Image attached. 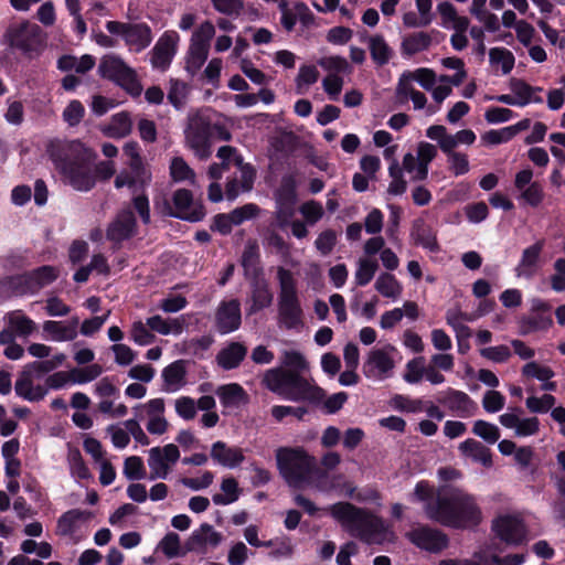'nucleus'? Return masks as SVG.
Returning a JSON list of instances; mask_svg holds the SVG:
<instances>
[{
	"label": "nucleus",
	"mask_w": 565,
	"mask_h": 565,
	"mask_svg": "<svg viewBox=\"0 0 565 565\" xmlns=\"http://www.w3.org/2000/svg\"><path fill=\"white\" fill-rule=\"evenodd\" d=\"M414 499L424 502L426 516L444 526L467 529L481 521V510L476 499L455 487H441L437 491L426 480H420L414 489Z\"/></svg>",
	"instance_id": "1"
},
{
	"label": "nucleus",
	"mask_w": 565,
	"mask_h": 565,
	"mask_svg": "<svg viewBox=\"0 0 565 565\" xmlns=\"http://www.w3.org/2000/svg\"><path fill=\"white\" fill-rule=\"evenodd\" d=\"M282 364L286 369L274 367L266 371V387L286 401L319 403L323 388L301 374L309 367L305 356L298 351H286Z\"/></svg>",
	"instance_id": "2"
},
{
	"label": "nucleus",
	"mask_w": 565,
	"mask_h": 565,
	"mask_svg": "<svg viewBox=\"0 0 565 565\" xmlns=\"http://www.w3.org/2000/svg\"><path fill=\"white\" fill-rule=\"evenodd\" d=\"M50 159L74 190L88 192L95 186L93 163L96 152L79 140H53L47 146Z\"/></svg>",
	"instance_id": "3"
},
{
	"label": "nucleus",
	"mask_w": 565,
	"mask_h": 565,
	"mask_svg": "<svg viewBox=\"0 0 565 565\" xmlns=\"http://www.w3.org/2000/svg\"><path fill=\"white\" fill-rule=\"evenodd\" d=\"M331 515L340 522L352 536L370 543L375 535L386 532L382 518L350 502H338L330 508Z\"/></svg>",
	"instance_id": "4"
},
{
	"label": "nucleus",
	"mask_w": 565,
	"mask_h": 565,
	"mask_svg": "<svg viewBox=\"0 0 565 565\" xmlns=\"http://www.w3.org/2000/svg\"><path fill=\"white\" fill-rule=\"evenodd\" d=\"M57 277V270L50 265H43L23 274L6 276L0 279V300L34 295L55 281Z\"/></svg>",
	"instance_id": "5"
},
{
	"label": "nucleus",
	"mask_w": 565,
	"mask_h": 565,
	"mask_svg": "<svg viewBox=\"0 0 565 565\" xmlns=\"http://www.w3.org/2000/svg\"><path fill=\"white\" fill-rule=\"evenodd\" d=\"M277 468L292 488L307 483L315 471L316 461L302 447H280L276 450Z\"/></svg>",
	"instance_id": "6"
},
{
	"label": "nucleus",
	"mask_w": 565,
	"mask_h": 565,
	"mask_svg": "<svg viewBox=\"0 0 565 565\" xmlns=\"http://www.w3.org/2000/svg\"><path fill=\"white\" fill-rule=\"evenodd\" d=\"M277 279L279 282L278 318L279 322L288 330L302 326L303 310L297 290V281L292 273L278 267Z\"/></svg>",
	"instance_id": "7"
},
{
	"label": "nucleus",
	"mask_w": 565,
	"mask_h": 565,
	"mask_svg": "<svg viewBox=\"0 0 565 565\" xmlns=\"http://www.w3.org/2000/svg\"><path fill=\"white\" fill-rule=\"evenodd\" d=\"M98 73L103 78L116 83L131 95H139L141 92L136 72L119 56L105 55L98 65Z\"/></svg>",
	"instance_id": "8"
},
{
	"label": "nucleus",
	"mask_w": 565,
	"mask_h": 565,
	"mask_svg": "<svg viewBox=\"0 0 565 565\" xmlns=\"http://www.w3.org/2000/svg\"><path fill=\"white\" fill-rule=\"evenodd\" d=\"M105 26L110 34L122 36L125 44L136 53L146 50L153 39L151 28L146 22L107 21Z\"/></svg>",
	"instance_id": "9"
},
{
	"label": "nucleus",
	"mask_w": 565,
	"mask_h": 565,
	"mask_svg": "<svg viewBox=\"0 0 565 565\" xmlns=\"http://www.w3.org/2000/svg\"><path fill=\"white\" fill-rule=\"evenodd\" d=\"M42 29L28 20L11 23L6 31L9 45L23 53L38 52L43 44Z\"/></svg>",
	"instance_id": "10"
},
{
	"label": "nucleus",
	"mask_w": 565,
	"mask_h": 565,
	"mask_svg": "<svg viewBox=\"0 0 565 565\" xmlns=\"http://www.w3.org/2000/svg\"><path fill=\"white\" fill-rule=\"evenodd\" d=\"M406 537L415 546L430 553H439L448 546V536L440 530L428 525H419L406 533Z\"/></svg>",
	"instance_id": "11"
},
{
	"label": "nucleus",
	"mask_w": 565,
	"mask_h": 565,
	"mask_svg": "<svg viewBox=\"0 0 565 565\" xmlns=\"http://www.w3.org/2000/svg\"><path fill=\"white\" fill-rule=\"evenodd\" d=\"M186 141L200 159H206L211 154V138L213 127L204 119L194 120L185 132Z\"/></svg>",
	"instance_id": "12"
},
{
	"label": "nucleus",
	"mask_w": 565,
	"mask_h": 565,
	"mask_svg": "<svg viewBox=\"0 0 565 565\" xmlns=\"http://www.w3.org/2000/svg\"><path fill=\"white\" fill-rule=\"evenodd\" d=\"M242 324L241 303L237 299L223 300L215 312V327L218 333L227 334Z\"/></svg>",
	"instance_id": "13"
},
{
	"label": "nucleus",
	"mask_w": 565,
	"mask_h": 565,
	"mask_svg": "<svg viewBox=\"0 0 565 565\" xmlns=\"http://www.w3.org/2000/svg\"><path fill=\"white\" fill-rule=\"evenodd\" d=\"M137 230V220L129 209L119 211L115 218L108 224L106 238L113 243L120 244L131 238Z\"/></svg>",
	"instance_id": "14"
},
{
	"label": "nucleus",
	"mask_w": 565,
	"mask_h": 565,
	"mask_svg": "<svg viewBox=\"0 0 565 565\" xmlns=\"http://www.w3.org/2000/svg\"><path fill=\"white\" fill-rule=\"evenodd\" d=\"M492 530L495 535L507 544L520 545L525 540V525L514 515H503L494 520Z\"/></svg>",
	"instance_id": "15"
},
{
	"label": "nucleus",
	"mask_w": 565,
	"mask_h": 565,
	"mask_svg": "<svg viewBox=\"0 0 565 565\" xmlns=\"http://www.w3.org/2000/svg\"><path fill=\"white\" fill-rule=\"evenodd\" d=\"M437 401L459 417H468L477 409L476 402L467 393L451 387L438 396Z\"/></svg>",
	"instance_id": "16"
},
{
	"label": "nucleus",
	"mask_w": 565,
	"mask_h": 565,
	"mask_svg": "<svg viewBox=\"0 0 565 565\" xmlns=\"http://www.w3.org/2000/svg\"><path fill=\"white\" fill-rule=\"evenodd\" d=\"M395 364L393 359L384 349H374L370 352L363 364V373L366 377L386 376Z\"/></svg>",
	"instance_id": "17"
},
{
	"label": "nucleus",
	"mask_w": 565,
	"mask_h": 565,
	"mask_svg": "<svg viewBox=\"0 0 565 565\" xmlns=\"http://www.w3.org/2000/svg\"><path fill=\"white\" fill-rule=\"evenodd\" d=\"M545 239H539L522 252L521 259L515 268L518 276L531 278L535 275Z\"/></svg>",
	"instance_id": "18"
},
{
	"label": "nucleus",
	"mask_w": 565,
	"mask_h": 565,
	"mask_svg": "<svg viewBox=\"0 0 565 565\" xmlns=\"http://www.w3.org/2000/svg\"><path fill=\"white\" fill-rule=\"evenodd\" d=\"M174 42L167 33H164L156 43L151 51V64L153 68L162 72L169 68L174 56Z\"/></svg>",
	"instance_id": "19"
},
{
	"label": "nucleus",
	"mask_w": 565,
	"mask_h": 565,
	"mask_svg": "<svg viewBox=\"0 0 565 565\" xmlns=\"http://www.w3.org/2000/svg\"><path fill=\"white\" fill-rule=\"evenodd\" d=\"M222 542V534L214 531L213 526L209 523L201 524L199 530L192 532L190 537L185 541L184 547L186 552H192L199 547L210 544L215 547Z\"/></svg>",
	"instance_id": "20"
},
{
	"label": "nucleus",
	"mask_w": 565,
	"mask_h": 565,
	"mask_svg": "<svg viewBox=\"0 0 565 565\" xmlns=\"http://www.w3.org/2000/svg\"><path fill=\"white\" fill-rule=\"evenodd\" d=\"M78 323V317H73L67 324L63 321L47 320L43 323V331L54 341H72L77 337Z\"/></svg>",
	"instance_id": "21"
},
{
	"label": "nucleus",
	"mask_w": 565,
	"mask_h": 565,
	"mask_svg": "<svg viewBox=\"0 0 565 565\" xmlns=\"http://www.w3.org/2000/svg\"><path fill=\"white\" fill-rule=\"evenodd\" d=\"M211 457L220 465L228 468H235L245 460L242 448L227 447V445L221 440L212 445Z\"/></svg>",
	"instance_id": "22"
},
{
	"label": "nucleus",
	"mask_w": 565,
	"mask_h": 565,
	"mask_svg": "<svg viewBox=\"0 0 565 565\" xmlns=\"http://www.w3.org/2000/svg\"><path fill=\"white\" fill-rule=\"evenodd\" d=\"M163 391L174 392L185 384L186 361L177 360L162 370Z\"/></svg>",
	"instance_id": "23"
},
{
	"label": "nucleus",
	"mask_w": 565,
	"mask_h": 565,
	"mask_svg": "<svg viewBox=\"0 0 565 565\" xmlns=\"http://www.w3.org/2000/svg\"><path fill=\"white\" fill-rule=\"evenodd\" d=\"M252 305L248 310L249 315L256 313L273 303V292L266 279L259 278L252 280Z\"/></svg>",
	"instance_id": "24"
},
{
	"label": "nucleus",
	"mask_w": 565,
	"mask_h": 565,
	"mask_svg": "<svg viewBox=\"0 0 565 565\" xmlns=\"http://www.w3.org/2000/svg\"><path fill=\"white\" fill-rule=\"evenodd\" d=\"M241 264L247 278L252 280L260 278L263 275V268L260 267L259 248L256 243H248L245 246Z\"/></svg>",
	"instance_id": "25"
},
{
	"label": "nucleus",
	"mask_w": 565,
	"mask_h": 565,
	"mask_svg": "<svg viewBox=\"0 0 565 565\" xmlns=\"http://www.w3.org/2000/svg\"><path fill=\"white\" fill-rule=\"evenodd\" d=\"M247 354V348L241 342H232L217 354V363L224 370L239 366Z\"/></svg>",
	"instance_id": "26"
},
{
	"label": "nucleus",
	"mask_w": 565,
	"mask_h": 565,
	"mask_svg": "<svg viewBox=\"0 0 565 565\" xmlns=\"http://www.w3.org/2000/svg\"><path fill=\"white\" fill-rule=\"evenodd\" d=\"M460 452L473 461L482 463L484 467L492 465V454L482 443L468 438L459 445Z\"/></svg>",
	"instance_id": "27"
},
{
	"label": "nucleus",
	"mask_w": 565,
	"mask_h": 565,
	"mask_svg": "<svg viewBox=\"0 0 565 565\" xmlns=\"http://www.w3.org/2000/svg\"><path fill=\"white\" fill-rule=\"evenodd\" d=\"M93 516L92 512L79 509H72L64 512L57 519L56 532L62 536H71L75 533L76 523L87 521Z\"/></svg>",
	"instance_id": "28"
},
{
	"label": "nucleus",
	"mask_w": 565,
	"mask_h": 565,
	"mask_svg": "<svg viewBox=\"0 0 565 565\" xmlns=\"http://www.w3.org/2000/svg\"><path fill=\"white\" fill-rule=\"evenodd\" d=\"M473 317L469 316L467 312H462L460 309H449L446 312V322L456 332V337L458 340V351L462 352V340L469 338L471 335V330L468 326L461 323V321H472Z\"/></svg>",
	"instance_id": "29"
},
{
	"label": "nucleus",
	"mask_w": 565,
	"mask_h": 565,
	"mask_svg": "<svg viewBox=\"0 0 565 565\" xmlns=\"http://www.w3.org/2000/svg\"><path fill=\"white\" fill-rule=\"evenodd\" d=\"M216 394L224 407H238L247 399L245 390L237 383L221 385Z\"/></svg>",
	"instance_id": "30"
},
{
	"label": "nucleus",
	"mask_w": 565,
	"mask_h": 565,
	"mask_svg": "<svg viewBox=\"0 0 565 565\" xmlns=\"http://www.w3.org/2000/svg\"><path fill=\"white\" fill-rule=\"evenodd\" d=\"M431 44V36L424 31L414 32L402 41L401 50L404 56H412L426 51Z\"/></svg>",
	"instance_id": "31"
},
{
	"label": "nucleus",
	"mask_w": 565,
	"mask_h": 565,
	"mask_svg": "<svg viewBox=\"0 0 565 565\" xmlns=\"http://www.w3.org/2000/svg\"><path fill=\"white\" fill-rule=\"evenodd\" d=\"M159 209L160 213L164 216H172L188 222H200L206 214L203 204L194 205L189 213H180L174 209L173 203L171 204L168 200H163V203Z\"/></svg>",
	"instance_id": "32"
},
{
	"label": "nucleus",
	"mask_w": 565,
	"mask_h": 565,
	"mask_svg": "<svg viewBox=\"0 0 565 565\" xmlns=\"http://www.w3.org/2000/svg\"><path fill=\"white\" fill-rule=\"evenodd\" d=\"M369 50L373 62L377 66L387 64L393 55L392 49L380 34L370 38Z\"/></svg>",
	"instance_id": "33"
},
{
	"label": "nucleus",
	"mask_w": 565,
	"mask_h": 565,
	"mask_svg": "<svg viewBox=\"0 0 565 565\" xmlns=\"http://www.w3.org/2000/svg\"><path fill=\"white\" fill-rule=\"evenodd\" d=\"M376 291L383 297L396 299L401 296L403 287L396 277L390 273H382L374 285Z\"/></svg>",
	"instance_id": "34"
},
{
	"label": "nucleus",
	"mask_w": 565,
	"mask_h": 565,
	"mask_svg": "<svg viewBox=\"0 0 565 565\" xmlns=\"http://www.w3.org/2000/svg\"><path fill=\"white\" fill-rule=\"evenodd\" d=\"M148 465L150 468V479H166L170 471L169 463L164 460L160 447H153L149 450Z\"/></svg>",
	"instance_id": "35"
},
{
	"label": "nucleus",
	"mask_w": 565,
	"mask_h": 565,
	"mask_svg": "<svg viewBox=\"0 0 565 565\" xmlns=\"http://www.w3.org/2000/svg\"><path fill=\"white\" fill-rule=\"evenodd\" d=\"M510 88L516 96L518 106L524 107L532 103V94L541 93L542 87H534L527 84L524 79L512 77L510 79Z\"/></svg>",
	"instance_id": "36"
},
{
	"label": "nucleus",
	"mask_w": 565,
	"mask_h": 565,
	"mask_svg": "<svg viewBox=\"0 0 565 565\" xmlns=\"http://www.w3.org/2000/svg\"><path fill=\"white\" fill-rule=\"evenodd\" d=\"M209 50L203 45L190 44L185 61V71L193 77L204 65L209 56Z\"/></svg>",
	"instance_id": "37"
},
{
	"label": "nucleus",
	"mask_w": 565,
	"mask_h": 565,
	"mask_svg": "<svg viewBox=\"0 0 565 565\" xmlns=\"http://www.w3.org/2000/svg\"><path fill=\"white\" fill-rule=\"evenodd\" d=\"M348 401V394L345 392H339L327 397V393L323 390V394L319 403L307 402L313 407H320L324 414L331 415L338 413Z\"/></svg>",
	"instance_id": "38"
},
{
	"label": "nucleus",
	"mask_w": 565,
	"mask_h": 565,
	"mask_svg": "<svg viewBox=\"0 0 565 565\" xmlns=\"http://www.w3.org/2000/svg\"><path fill=\"white\" fill-rule=\"evenodd\" d=\"M8 324L19 337H28L35 330V322L19 311L8 315Z\"/></svg>",
	"instance_id": "39"
},
{
	"label": "nucleus",
	"mask_w": 565,
	"mask_h": 565,
	"mask_svg": "<svg viewBox=\"0 0 565 565\" xmlns=\"http://www.w3.org/2000/svg\"><path fill=\"white\" fill-rule=\"evenodd\" d=\"M221 489L224 494L215 493L212 497L213 502L217 505L231 504L235 502L239 497L238 482L232 477L223 479Z\"/></svg>",
	"instance_id": "40"
},
{
	"label": "nucleus",
	"mask_w": 565,
	"mask_h": 565,
	"mask_svg": "<svg viewBox=\"0 0 565 565\" xmlns=\"http://www.w3.org/2000/svg\"><path fill=\"white\" fill-rule=\"evenodd\" d=\"M379 269V264L374 259L361 258L358 263V268L355 271V284L358 286H366L373 279L376 270Z\"/></svg>",
	"instance_id": "41"
},
{
	"label": "nucleus",
	"mask_w": 565,
	"mask_h": 565,
	"mask_svg": "<svg viewBox=\"0 0 565 565\" xmlns=\"http://www.w3.org/2000/svg\"><path fill=\"white\" fill-rule=\"evenodd\" d=\"M489 60L492 65L501 64L503 74H509L515 63L513 53L504 47H492L489 51Z\"/></svg>",
	"instance_id": "42"
},
{
	"label": "nucleus",
	"mask_w": 565,
	"mask_h": 565,
	"mask_svg": "<svg viewBox=\"0 0 565 565\" xmlns=\"http://www.w3.org/2000/svg\"><path fill=\"white\" fill-rule=\"evenodd\" d=\"M158 548H160L168 558L184 556L188 553L185 550L181 551L180 536L175 532H168L159 542Z\"/></svg>",
	"instance_id": "43"
},
{
	"label": "nucleus",
	"mask_w": 565,
	"mask_h": 565,
	"mask_svg": "<svg viewBox=\"0 0 565 565\" xmlns=\"http://www.w3.org/2000/svg\"><path fill=\"white\" fill-rule=\"evenodd\" d=\"M171 178L177 182L191 181L195 179V172L189 167L182 157H174L170 163Z\"/></svg>",
	"instance_id": "44"
},
{
	"label": "nucleus",
	"mask_w": 565,
	"mask_h": 565,
	"mask_svg": "<svg viewBox=\"0 0 565 565\" xmlns=\"http://www.w3.org/2000/svg\"><path fill=\"white\" fill-rule=\"evenodd\" d=\"M472 433L488 444H494L500 438V429L498 426L483 419H478L473 423Z\"/></svg>",
	"instance_id": "45"
},
{
	"label": "nucleus",
	"mask_w": 565,
	"mask_h": 565,
	"mask_svg": "<svg viewBox=\"0 0 565 565\" xmlns=\"http://www.w3.org/2000/svg\"><path fill=\"white\" fill-rule=\"evenodd\" d=\"M103 373L99 364H89L82 369H73L70 371V377L73 383L85 384L94 381Z\"/></svg>",
	"instance_id": "46"
},
{
	"label": "nucleus",
	"mask_w": 565,
	"mask_h": 565,
	"mask_svg": "<svg viewBox=\"0 0 565 565\" xmlns=\"http://www.w3.org/2000/svg\"><path fill=\"white\" fill-rule=\"evenodd\" d=\"M425 358L418 356L409 360L406 363V371L403 375L405 382L409 384H417L422 381L426 366L424 365Z\"/></svg>",
	"instance_id": "47"
},
{
	"label": "nucleus",
	"mask_w": 565,
	"mask_h": 565,
	"mask_svg": "<svg viewBox=\"0 0 565 565\" xmlns=\"http://www.w3.org/2000/svg\"><path fill=\"white\" fill-rule=\"evenodd\" d=\"M519 200L531 207H537L544 200L543 186L540 182H532L529 186L521 190Z\"/></svg>",
	"instance_id": "48"
},
{
	"label": "nucleus",
	"mask_w": 565,
	"mask_h": 565,
	"mask_svg": "<svg viewBox=\"0 0 565 565\" xmlns=\"http://www.w3.org/2000/svg\"><path fill=\"white\" fill-rule=\"evenodd\" d=\"M309 409L306 406H285L274 405L270 409V414L276 422H281L287 416H294L298 420H303Z\"/></svg>",
	"instance_id": "49"
},
{
	"label": "nucleus",
	"mask_w": 565,
	"mask_h": 565,
	"mask_svg": "<svg viewBox=\"0 0 565 565\" xmlns=\"http://www.w3.org/2000/svg\"><path fill=\"white\" fill-rule=\"evenodd\" d=\"M188 85L179 79L170 81V89L168 92L169 103L178 110L182 109L185 103Z\"/></svg>",
	"instance_id": "50"
},
{
	"label": "nucleus",
	"mask_w": 565,
	"mask_h": 565,
	"mask_svg": "<svg viewBox=\"0 0 565 565\" xmlns=\"http://www.w3.org/2000/svg\"><path fill=\"white\" fill-rule=\"evenodd\" d=\"M522 375L527 379L548 381L554 377L555 373L550 366L541 365L537 362L532 361L523 365Z\"/></svg>",
	"instance_id": "51"
},
{
	"label": "nucleus",
	"mask_w": 565,
	"mask_h": 565,
	"mask_svg": "<svg viewBox=\"0 0 565 565\" xmlns=\"http://www.w3.org/2000/svg\"><path fill=\"white\" fill-rule=\"evenodd\" d=\"M143 461L138 456H130L125 459L124 475L128 480H141L146 477Z\"/></svg>",
	"instance_id": "52"
},
{
	"label": "nucleus",
	"mask_w": 565,
	"mask_h": 565,
	"mask_svg": "<svg viewBox=\"0 0 565 565\" xmlns=\"http://www.w3.org/2000/svg\"><path fill=\"white\" fill-rule=\"evenodd\" d=\"M260 213V207L255 203H246L230 212L234 226L243 224L245 221L253 220Z\"/></svg>",
	"instance_id": "53"
},
{
	"label": "nucleus",
	"mask_w": 565,
	"mask_h": 565,
	"mask_svg": "<svg viewBox=\"0 0 565 565\" xmlns=\"http://www.w3.org/2000/svg\"><path fill=\"white\" fill-rule=\"evenodd\" d=\"M415 242L417 245H420L431 253H438L440 250L436 234L428 226L417 228Z\"/></svg>",
	"instance_id": "54"
},
{
	"label": "nucleus",
	"mask_w": 565,
	"mask_h": 565,
	"mask_svg": "<svg viewBox=\"0 0 565 565\" xmlns=\"http://www.w3.org/2000/svg\"><path fill=\"white\" fill-rule=\"evenodd\" d=\"M215 35V28L211 21L203 22L192 34L191 44L203 45L210 49V42Z\"/></svg>",
	"instance_id": "55"
},
{
	"label": "nucleus",
	"mask_w": 565,
	"mask_h": 565,
	"mask_svg": "<svg viewBox=\"0 0 565 565\" xmlns=\"http://www.w3.org/2000/svg\"><path fill=\"white\" fill-rule=\"evenodd\" d=\"M214 9L227 17L237 18L244 10L243 0H211Z\"/></svg>",
	"instance_id": "56"
},
{
	"label": "nucleus",
	"mask_w": 565,
	"mask_h": 565,
	"mask_svg": "<svg viewBox=\"0 0 565 565\" xmlns=\"http://www.w3.org/2000/svg\"><path fill=\"white\" fill-rule=\"evenodd\" d=\"M556 398L551 394H544L542 397L530 396L526 398V407L532 413L544 414L554 407Z\"/></svg>",
	"instance_id": "57"
},
{
	"label": "nucleus",
	"mask_w": 565,
	"mask_h": 565,
	"mask_svg": "<svg viewBox=\"0 0 565 565\" xmlns=\"http://www.w3.org/2000/svg\"><path fill=\"white\" fill-rule=\"evenodd\" d=\"M552 323V320L543 316H525L520 321L521 332L527 334L541 329H545Z\"/></svg>",
	"instance_id": "58"
},
{
	"label": "nucleus",
	"mask_w": 565,
	"mask_h": 565,
	"mask_svg": "<svg viewBox=\"0 0 565 565\" xmlns=\"http://www.w3.org/2000/svg\"><path fill=\"white\" fill-rule=\"evenodd\" d=\"M319 78V72L315 65H302L296 77V85L298 93H302V86L313 85Z\"/></svg>",
	"instance_id": "59"
},
{
	"label": "nucleus",
	"mask_w": 565,
	"mask_h": 565,
	"mask_svg": "<svg viewBox=\"0 0 565 565\" xmlns=\"http://www.w3.org/2000/svg\"><path fill=\"white\" fill-rule=\"evenodd\" d=\"M33 386L32 374H30L29 370L23 369L14 384L15 394L19 397L29 401Z\"/></svg>",
	"instance_id": "60"
},
{
	"label": "nucleus",
	"mask_w": 565,
	"mask_h": 565,
	"mask_svg": "<svg viewBox=\"0 0 565 565\" xmlns=\"http://www.w3.org/2000/svg\"><path fill=\"white\" fill-rule=\"evenodd\" d=\"M295 215L294 201L289 203H279L275 212V225L280 230H286L292 222Z\"/></svg>",
	"instance_id": "61"
},
{
	"label": "nucleus",
	"mask_w": 565,
	"mask_h": 565,
	"mask_svg": "<svg viewBox=\"0 0 565 565\" xmlns=\"http://www.w3.org/2000/svg\"><path fill=\"white\" fill-rule=\"evenodd\" d=\"M335 244L337 233L331 228L321 232L315 242L316 248L324 256L333 250Z\"/></svg>",
	"instance_id": "62"
},
{
	"label": "nucleus",
	"mask_w": 565,
	"mask_h": 565,
	"mask_svg": "<svg viewBox=\"0 0 565 565\" xmlns=\"http://www.w3.org/2000/svg\"><path fill=\"white\" fill-rule=\"evenodd\" d=\"M174 209L180 213H189L193 204V194L188 189H178L172 195Z\"/></svg>",
	"instance_id": "63"
},
{
	"label": "nucleus",
	"mask_w": 565,
	"mask_h": 565,
	"mask_svg": "<svg viewBox=\"0 0 565 565\" xmlns=\"http://www.w3.org/2000/svg\"><path fill=\"white\" fill-rule=\"evenodd\" d=\"M318 64L329 72L347 73L350 70L347 58L339 55L322 57L319 60Z\"/></svg>",
	"instance_id": "64"
}]
</instances>
